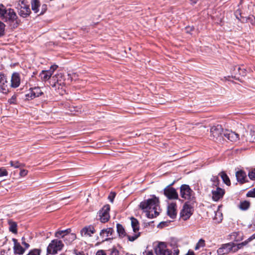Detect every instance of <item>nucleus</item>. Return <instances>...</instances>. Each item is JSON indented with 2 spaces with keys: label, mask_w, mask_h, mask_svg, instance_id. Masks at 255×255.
<instances>
[{
  "label": "nucleus",
  "mask_w": 255,
  "mask_h": 255,
  "mask_svg": "<svg viewBox=\"0 0 255 255\" xmlns=\"http://www.w3.org/2000/svg\"><path fill=\"white\" fill-rule=\"evenodd\" d=\"M140 208L144 211L147 218L155 217L159 215L160 211L159 199L153 196L152 198L141 202Z\"/></svg>",
  "instance_id": "1"
},
{
  "label": "nucleus",
  "mask_w": 255,
  "mask_h": 255,
  "mask_svg": "<svg viewBox=\"0 0 255 255\" xmlns=\"http://www.w3.org/2000/svg\"><path fill=\"white\" fill-rule=\"evenodd\" d=\"M0 17L8 22L13 27H17L19 23L18 17L13 9H6L2 4L0 5Z\"/></svg>",
  "instance_id": "2"
},
{
  "label": "nucleus",
  "mask_w": 255,
  "mask_h": 255,
  "mask_svg": "<svg viewBox=\"0 0 255 255\" xmlns=\"http://www.w3.org/2000/svg\"><path fill=\"white\" fill-rule=\"evenodd\" d=\"M131 225L132 229V231L134 233L133 235H127L125 231L124 228L122 225L118 224L117 225V232L119 234V236L121 237H124L127 236L128 240L130 242H133L137 239L140 236V233L139 232V223L138 221L134 218H131Z\"/></svg>",
  "instance_id": "3"
},
{
  "label": "nucleus",
  "mask_w": 255,
  "mask_h": 255,
  "mask_svg": "<svg viewBox=\"0 0 255 255\" xmlns=\"http://www.w3.org/2000/svg\"><path fill=\"white\" fill-rule=\"evenodd\" d=\"M154 250L156 255H178L179 252L178 249L173 251L168 250L166 244L163 242L159 243Z\"/></svg>",
  "instance_id": "4"
},
{
  "label": "nucleus",
  "mask_w": 255,
  "mask_h": 255,
  "mask_svg": "<svg viewBox=\"0 0 255 255\" xmlns=\"http://www.w3.org/2000/svg\"><path fill=\"white\" fill-rule=\"evenodd\" d=\"M18 14L22 17H26L31 13L29 5L24 0H19L16 6Z\"/></svg>",
  "instance_id": "5"
},
{
  "label": "nucleus",
  "mask_w": 255,
  "mask_h": 255,
  "mask_svg": "<svg viewBox=\"0 0 255 255\" xmlns=\"http://www.w3.org/2000/svg\"><path fill=\"white\" fill-rule=\"evenodd\" d=\"M64 247V244L61 240L55 239L52 240L47 248V252L49 254L54 255L61 251Z\"/></svg>",
  "instance_id": "6"
},
{
  "label": "nucleus",
  "mask_w": 255,
  "mask_h": 255,
  "mask_svg": "<svg viewBox=\"0 0 255 255\" xmlns=\"http://www.w3.org/2000/svg\"><path fill=\"white\" fill-rule=\"evenodd\" d=\"M193 213V207L188 202L185 203L180 213V218L186 221L189 219Z\"/></svg>",
  "instance_id": "7"
},
{
  "label": "nucleus",
  "mask_w": 255,
  "mask_h": 255,
  "mask_svg": "<svg viewBox=\"0 0 255 255\" xmlns=\"http://www.w3.org/2000/svg\"><path fill=\"white\" fill-rule=\"evenodd\" d=\"M50 85L55 89H59L60 86L65 85L63 75L60 73L53 76L50 80Z\"/></svg>",
  "instance_id": "8"
},
{
  "label": "nucleus",
  "mask_w": 255,
  "mask_h": 255,
  "mask_svg": "<svg viewBox=\"0 0 255 255\" xmlns=\"http://www.w3.org/2000/svg\"><path fill=\"white\" fill-rule=\"evenodd\" d=\"M57 65H51L50 69L48 70H42L39 74V76L42 81H47L50 80L54 72L57 69Z\"/></svg>",
  "instance_id": "9"
},
{
  "label": "nucleus",
  "mask_w": 255,
  "mask_h": 255,
  "mask_svg": "<svg viewBox=\"0 0 255 255\" xmlns=\"http://www.w3.org/2000/svg\"><path fill=\"white\" fill-rule=\"evenodd\" d=\"M224 129L220 125L213 126L210 128V136L213 139H218L224 134Z\"/></svg>",
  "instance_id": "10"
},
{
  "label": "nucleus",
  "mask_w": 255,
  "mask_h": 255,
  "mask_svg": "<svg viewBox=\"0 0 255 255\" xmlns=\"http://www.w3.org/2000/svg\"><path fill=\"white\" fill-rule=\"evenodd\" d=\"M110 207L109 205L104 206L99 212V217L102 223L108 222L110 219L109 211Z\"/></svg>",
  "instance_id": "11"
},
{
  "label": "nucleus",
  "mask_w": 255,
  "mask_h": 255,
  "mask_svg": "<svg viewBox=\"0 0 255 255\" xmlns=\"http://www.w3.org/2000/svg\"><path fill=\"white\" fill-rule=\"evenodd\" d=\"M9 87V83L6 76L4 74H0V91L1 92L4 94L7 93Z\"/></svg>",
  "instance_id": "12"
},
{
  "label": "nucleus",
  "mask_w": 255,
  "mask_h": 255,
  "mask_svg": "<svg viewBox=\"0 0 255 255\" xmlns=\"http://www.w3.org/2000/svg\"><path fill=\"white\" fill-rule=\"evenodd\" d=\"M233 243H229L223 244L217 250V253L219 255H224L233 253Z\"/></svg>",
  "instance_id": "13"
},
{
  "label": "nucleus",
  "mask_w": 255,
  "mask_h": 255,
  "mask_svg": "<svg viewBox=\"0 0 255 255\" xmlns=\"http://www.w3.org/2000/svg\"><path fill=\"white\" fill-rule=\"evenodd\" d=\"M225 193V191L224 189L219 187L214 188L212 190V199L214 201H218L223 197Z\"/></svg>",
  "instance_id": "14"
},
{
  "label": "nucleus",
  "mask_w": 255,
  "mask_h": 255,
  "mask_svg": "<svg viewBox=\"0 0 255 255\" xmlns=\"http://www.w3.org/2000/svg\"><path fill=\"white\" fill-rule=\"evenodd\" d=\"M43 94V92L41 91L40 87H34L29 89L28 93L26 94V99L30 100L38 97Z\"/></svg>",
  "instance_id": "15"
},
{
  "label": "nucleus",
  "mask_w": 255,
  "mask_h": 255,
  "mask_svg": "<svg viewBox=\"0 0 255 255\" xmlns=\"http://www.w3.org/2000/svg\"><path fill=\"white\" fill-rule=\"evenodd\" d=\"M192 190L187 185H183L180 187V194L181 197L185 199H190L192 195Z\"/></svg>",
  "instance_id": "16"
},
{
  "label": "nucleus",
  "mask_w": 255,
  "mask_h": 255,
  "mask_svg": "<svg viewBox=\"0 0 255 255\" xmlns=\"http://www.w3.org/2000/svg\"><path fill=\"white\" fill-rule=\"evenodd\" d=\"M96 230L94 227L92 225L84 227L80 231V234L82 237L89 238L95 234Z\"/></svg>",
  "instance_id": "17"
},
{
  "label": "nucleus",
  "mask_w": 255,
  "mask_h": 255,
  "mask_svg": "<svg viewBox=\"0 0 255 255\" xmlns=\"http://www.w3.org/2000/svg\"><path fill=\"white\" fill-rule=\"evenodd\" d=\"M164 194L169 199H177L178 198L176 190L171 187H166L164 190Z\"/></svg>",
  "instance_id": "18"
},
{
  "label": "nucleus",
  "mask_w": 255,
  "mask_h": 255,
  "mask_svg": "<svg viewBox=\"0 0 255 255\" xmlns=\"http://www.w3.org/2000/svg\"><path fill=\"white\" fill-rule=\"evenodd\" d=\"M224 136L231 141H236L239 138V135L238 133L228 129L224 130Z\"/></svg>",
  "instance_id": "19"
},
{
  "label": "nucleus",
  "mask_w": 255,
  "mask_h": 255,
  "mask_svg": "<svg viewBox=\"0 0 255 255\" xmlns=\"http://www.w3.org/2000/svg\"><path fill=\"white\" fill-rule=\"evenodd\" d=\"M177 206L175 203H170L167 207V214L172 219L175 218L177 215Z\"/></svg>",
  "instance_id": "20"
},
{
  "label": "nucleus",
  "mask_w": 255,
  "mask_h": 255,
  "mask_svg": "<svg viewBox=\"0 0 255 255\" xmlns=\"http://www.w3.org/2000/svg\"><path fill=\"white\" fill-rule=\"evenodd\" d=\"M12 241L14 244L13 246V251L14 253L17 255H23L25 251V249H24L19 243H18L17 241L15 239H12Z\"/></svg>",
  "instance_id": "21"
},
{
  "label": "nucleus",
  "mask_w": 255,
  "mask_h": 255,
  "mask_svg": "<svg viewBox=\"0 0 255 255\" xmlns=\"http://www.w3.org/2000/svg\"><path fill=\"white\" fill-rule=\"evenodd\" d=\"M20 79L19 75L18 73H13L11 78V83L9 86L12 88H17L19 86Z\"/></svg>",
  "instance_id": "22"
},
{
  "label": "nucleus",
  "mask_w": 255,
  "mask_h": 255,
  "mask_svg": "<svg viewBox=\"0 0 255 255\" xmlns=\"http://www.w3.org/2000/svg\"><path fill=\"white\" fill-rule=\"evenodd\" d=\"M236 176L238 181L241 182V183H243L246 182L247 175L244 171L242 170L237 171L236 172Z\"/></svg>",
  "instance_id": "23"
},
{
  "label": "nucleus",
  "mask_w": 255,
  "mask_h": 255,
  "mask_svg": "<svg viewBox=\"0 0 255 255\" xmlns=\"http://www.w3.org/2000/svg\"><path fill=\"white\" fill-rule=\"evenodd\" d=\"M31 9L35 13H38L40 11V3L39 0H31Z\"/></svg>",
  "instance_id": "24"
},
{
  "label": "nucleus",
  "mask_w": 255,
  "mask_h": 255,
  "mask_svg": "<svg viewBox=\"0 0 255 255\" xmlns=\"http://www.w3.org/2000/svg\"><path fill=\"white\" fill-rule=\"evenodd\" d=\"M113 229L111 228H109L106 229H103L101 231L100 233V236L102 237L103 238H106L109 236H111L113 234Z\"/></svg>",
  "instance_id": "25"
},
{
  "label": "nucleus",
  "mask_w": 255,
  "mask_h": 255,
  "mask_svg": "<svg viewBox=\"0 0 255 255\" xmlns=\"http://www.w3.org/2000/svg\"><path fill=\"white\" fill-rule=\"evenodd\" d=\"M246 140L251 142H255V127L251 128Z\"/></svg>",
  "instance_id": "26"
},
{
  "label": "nucleus",
  "mask_w": 255,
  "mask_h": 255,
  "mask_svg": "<svg viewBox=\"0 0 255 255\" xmlns=\"http://www.w3.org/2000/svg\"><path fill=\"white\" fill-rule=\"evenodd\" d=\"M8 224L9 225V231L14 234H17V224L16 222L13 221L11 220H9L8 221Z\"/></svg>",
  "instance_id": "27"
},
{
  "label": "nucleus",
  "mask_w": 255,
  "mask_h": 255,
  "mask_svg": "<svg viewBox=\"0 0 255 255\" xmlns=\"http://www.w3.org/2000/svg\"><path fill=\"white\" fill-rule=\"evenodd\" d=\"M248 242L245 241L244 242H242L241 243H239L238 244H236L233 243V253H235L237 252L239 250L243 248V247L248 245Z\"/></svg>",
  "instance_id": "28"
},
{
  "label": "nucleus",
  "mask_w": 255,
  "mask_h": 255,
  "mask_svg": "<svg viewBox=\"0 0 255 255\" xmlns=\"http://www.w3.org/2000/svg\"><path fill=\"white\" fill-rule=\"evenodd\" d=\"M71 231L70 229H68L65 230L58 231L55 232V236L57 238L61 237L63 238L65 236H67L68 233H70Z\"/></svg>",
  "instance_id": "29"
},
{
  "label": "nucleus",
  "mask_w": 255,
  "mask_h": 255,
  "mask_svg": "<svg viewBox=\"0 0 255 255\" xmlns=\"http://www.w3.org/2000/svg\"><path fill=\"white\" fill-rule=\"evenodd\" d=\"M240 233L239 232H233L231 234V238L235 242H239L243 239V236H240Z\"/></svg>",
  "instance_id": "30"
},
{
  "label": "nucleus",
  "mask_w": 255,
  "mask_h": 255,
  "mask_svg": "<svg viewBox=\"0 0 255 255\" xmlns=\"http://www.w3.org/2000/svg\"><path fill=\"white\" fill-rule=\"evenodd\" d=\"M250 206V203L247 201H243L240 202L239 206V208L242 210H247Z\"/></svg>",
  "instance_id": "31"
},
{
  "label": "nucleus",
  "mask_w": 255,
  "mask_h": 255,
  "mask_svg": "<svg viewBox=\"0 0 255 255\" xmlns=\"http://www.w3.org/2000/svg\"><path fill=\"white\" fill-rule=\"evenodd\" d=\"M219 175L222 178L223 182L227 185H230L231 184L230 180L227 175L224 171L221 172Z\"/></svg>",
  "instance_id": "32"
},
{
  "label": "nucleus",
  "mask_w": 255,
  "mask_h": 255,
  "mask_svg": "<svg viewBox=\"0 0 255 255\" xmlns=\"http://www.w3.org/2000/svg\"><path fill=\"white\" fill-rule=\"evenodd\" d=\"M211 181L212 182V186L213 188L219 187L218 185L220 181L218 176H213L211 179Z\"/></svg>",
  "instance_id": "33"
},
{
  "label": "nucleus",
  "mask_w": 255,
  "mask_h": 255,
  "mask_svg": "<svg viewBox=\"0 0 255 255\" xmlns=\"http://www.w3.org/2000/svg\"><path fill=\"white\" fill-rule=\"evenodd\" d=\"M214 220L217 223H220L223 220V216L222 213L220 211H217L215 213V216Z\"/></svg>",
  "instance_id": "34"
},
{
  "label": "nucleus",
  "mask_w": 255,
  "mask_h": 255,
  "mask_svg": "<svg viewBox=\"0 0 255 255\" xmlns=\"http://www.w3.org/2000/svg\"><path fill=\"white\" fill-rule=\"evenodd\" d=\"M205 246V241L204 240L201 239L199 240L195 247V250H198L201 248H203Z\"/></svg>",
  "instance_id": "35"
},
{
  "label": "nucleus",
  "mask_w": 255,
  "mask_h": 255,
  "mask_svg": "<svg viewBox=\"0 0 255 255\" xmlns=\"http://www.w3.org/2000/svg\"><path fill=\"white\" fill-rule=\"evenodd\" d=\"M76 235L75 234H74V233H72V234L68 233L66 237V240L68 241L69 243L74 241V240H76Z\"/></svg>",
  "instance_id": "36"
},
{
  "label": "nucleus",
  "mask_w": 255,
  "mask_h": 255,
  "mask_svg": "<svg viewBox=\"0 0 255 255\" xmlns=\"http://www.w3.org/2000/svg\"><path fill=\"white\" fill-rule=\"evenodd\" d=\"M9 164L11 167L17 168L23 166L24 165L19 162L18 161H10Z\"/></svg>",
  "instance_id": "37"
},
{
  "label": "nucleus",
  "mask_w": 255,
  "mask_h": 255,
  "mask_svg": "<svg viewBox=\"0 0 255 255\" xmlns=\"http://www.w3.org/2000/svg\"><path fill=\"white\" fill-rule=\"evenodd\" d=\"M41 251L39 249L31 250L27 255H40Z\"/></svg>",
  "instance_id": "38"
},
{
  "label": "nucleus",
  "mask_w": 255,
  "mask_h": 255,
  "mask_svg": "<svg viewBox=\"0 0 255 255\" xmlns=\"http://www.w3.org/2000/svg\"><path fill=\"white\" fill-rule=\"evenodd\" d=\"M5 25L0 21V37L2 36L4 34Z\"/></svg>",
  "instance_id": "39"
},
{
  "label": "nucleus",
  "mask_w": 255,
  "mask_h": 255,
  "mask_svg": "<svg viewBox=\"0 0 255 255\" xmlns=\"http://www.w3.org/2000/svg\"><path fill=\"white\" fill-rule=\"evenodd\" d=\"M8 175V172L4 167L0 168V177L6 176Z\"/></svg>",
  "instance_id": "40"
},
{
  "label": "nucleus",
  "mask_w": 255,
  "mask_h": 255,
  "mask_svg": "<svg viewBox=\"0 0 255 255\" xmlns=\"http://www.w3.org/2000/svg\"><path fill=\"white\" fill-rule=\"evenodd\" d=\"M248 176L252 180H255V168L249 172Z\"/></svg>",
  "instance_id": "41"
},
{
  "label": "nucleus",
  "mask_w": 255,
  "mask_h": 255,
  "mask_svg": "<svg viewBox=\"0 0 255 255\" xmlns=\"http://www.w3.org/2000/svg\"><path fill=\"white\" fill-rule=\"evenodd\" d=\"M47 8V6L46 4H42L40 9L39 14H43L46 11Z\"/></svg>",
  "instance_id": "42"
},
{
  "label": "nucleus",
  "mask_w": 255,
  "mask_h": 255,
  "mask_svg": "<svg viewBox=\"0 0 255 255\" xmlns=\"http://www.w3.org/2000/svg\"><path fill=\"white\" fill-rule=\"evenodd\" d=\"M28 174V170L24 169H20V172H19V176L21 177H25Z\"/></svg>",
  "instance_id": "43"
},
{
  "label": "nucleus",
  "mask_w": 255,
  "mask_h": 255,
  "mask_svg": "<svg viewBox=\"0 0 255 255\" xmlns=\"http://www.w3.org/2000/svg\"><path fill=\"white\" fill-rule=\"evenodd\" d=\"M247 196L248 197H255V188L253 189L252 190L249 191L248 192Z\"/></svg>",
  "instance_id": "44"
},
{
  "label": "nucleus",
  "mask_w": 255,
  "mask_h": 255,
  "mask_svg": "<svg viewBox=\"0 0 255 255\" xmlns=\"http://www.w3.org/2000/svg\"><path fill=\"white\" fill-rule=\"evenodd\" d=\"M22 244L24 246L25 249L26 250L28 249L29 247V245L25 242V239L24 238H22Z\"/></svg>",
  "instance_id": "45"
},
{
  "label": "nucleus",
  "mask_w": 255,
  "mask_h": 255,
  "mask_svg": "<svg viewBox=\"0 0 255 255\" xmlns=\"http://www.w3.org/2000/svg\"><path fill=\"white\" fill-rule=\"evenodd\" d=\"M255 239V233L252 236H251L250 237H249L247 240L246 241L248 242V243L249 244L250 242H251L253 240Z\"/></svg>",
  "instance_id": "46"
},
{
  "label": "nucleus",
  "mask_w": 255,
  "mask_h": 255,
  "mask_svg": "<svg viewBox=\"0 0 255 255\" xmlns=\"http://www.w3.org/2000/svg\"><path fill=\"white\" fill-rule=\"evenodd\" d=\"M248 20L252 25L255 24V19L253 16L249 17Z\"/></svg>",
  "instance_id": "47"
},
{
  "label": "nucleus",
  "mask_w": 255,
  "mask_h": 255,
  "mask_svg": "<svg viewBox=\"0 0 255 255\" xmlns=\"http://www.w3.org/2000/svg\"><path fill=\"white\" fill-rule=\"evenodd\" d=\"M111 255H119V252L118 250L114 249L111 251Z\"/></svg>",
  "instance_id": "48"
},
{
  "label": "nucleus",
  "mask_w": 255,
  "mask_h": 255,
  "mask_svg": "<svg viewBox=\"0 0 255 255\" xmlns=\"http://www.w3.org/2000/svg\"><path fill=\"white\" fill-rule=\"evenodd\" d=\"M238 69H239V71L240 74L242 75L243 76H244V74H245V70L244 69H242L240 67H239Z\"/></svg>",
  "instance_id": "49"
},
{
  "label": "nucleus",
  "mask_w": 255,
  "mask_h": 255,
  "mask_svg": "<svg viewBox=\"0 0 255 255\" xmlns=\"http://www.w3.org/2000/svg\"><path fill=\"white\" fill-rule=\"evenodd\" d=\"M96 255H106V253L102 250L98 251Z\"/></svg>",
  "instance_id": "50"
},
{
  "label": "nucleus",
  "mask_w": 255,
  "mask_h": 255,
  "mask_svg": "<svg viewBox=\"0 0 255 255\" xmlns=\"http://www.w3.org/2000/svg\"><path fill=\"white\" fill-rule=\"evenodd\" d=\"M15 101V97L13 96L12 98L9 100V102L10 104L14 103Z\"/></svg>",
  "instance_id": "51"
},
{
  "label": "nucleus",
  "mask_w": 255,
  "mask_h": 255,
  "mask_svg": "<svg viewBox=\"0 0 255 255\" xmlns=\"http://www.w3.org/2000/svg\"><path fill=\"white\" fill-rule=\"evenodd\" d=\"M185 255H195V254L193 251L189 250Z\"/></svg>",
  "instance_id": "52"
},
{
  "label": "nucleus",
  "mask_w": 255,
  "mask_h": 255,
  "mask_svg": "<svg viewBox=\"0 0 255 255\" xmlns=\"http://www.w3.org/2000/svg\"><path fill=\"white\" fill-rule=\"evenodd\" d=\"M192 3L193 4H195L198 1V0H190Z\"/></svg>",
  "instance_id": "53"
},
{
  "label": "nucleus",
  "mask_w": 255,
  "mask_h": 255,
  "mask_svg": "<svg viewBox=\"0 0 255 255\" xmlns=\"http://www.w3.org/2000/svg\"><path fill=\"white\" fill-rule=\"evenodd\" d=\"M76 255H85L83 252H78L76 253Z\"/></svg>",
  "instance_id": "54"
},
{
  "label": "nucleus",
  "mask_w": 255,
  "mask_h": 255,
  "mask_svg": "<svg viewBox=\"0 0 255 255\" xmlns=\"http://www.w3.org/2000/svg\"><path fill=\"white\" fill-rule=\"evenodd\" d=\"M145 255H153V254L152 253L148 252L146 253Z\"/></svg>",
  "instance_id": "55"
},
{
  "label": "nucleus",
  "mask_w": 255,
  "mask_h": 255,
  "mask_svg": "<svg viewBox=\"0 0 255 255\" xmlns=\"http://www.w3.org/2000/svg\"><path fill=\"white\" fill-rule=\"evenodd\" d=\"M69 198V197H65V198H62L61 200H63L64 199H66V198Z\"/></svg>",
  "instance_id": "56"
},
{
  "label": "nucleus",
  "mask_w": 255,
  "mask_h": 255,
  "mask_svg": "<svg viewBox=\"0 0 255 255\" xmlns=\"http://www.w3.org/2000/svg\"><path fill=\"white\" fill-rule=\"evenodd\" d=\"M110 200H111V201H112V202L113 201V199H110Z\"/></svg>",
  "instance_id": "57"
}]
</instances>
